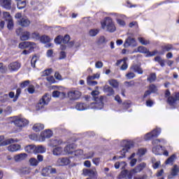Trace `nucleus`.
Returning a JSON list of instances; mask_svg holds the SVG:
<instances>
[{"label": "nucleus", "instance_id": "f257e3e1", "mask_svg": "<svg viewBox=\"0 0 179 179\" xmlns=\"http://www.w3.org/2000/svg\"><path fill=\"white\" fill-rule=\"evenodd\" d=\"M94 99L95 102L91 103L90 105L83 102H77L75 106L76 110L77 111H85V110H90V108L92 110H101L104 106V103H103V96H101L100 99Z\"/></svg>", "mask_w": 179, "mask_h": 179}, {"label": "nucleus", "instance_id": "f03ea898", "mask_svg": "<svg viewBox=\"0 0 179 179\" xmlns=\"http://www.w3.org/2000/svg\"><path fill=\"white\" fill-rule=\"evenodd\" d=\"M120 145L122 148L120 151V155H121V156H115L113 157V160H115L116 159H122L123 156H125V154L129 152V149L134 147V141L123 140L121 141Z\"/></svg>", "mask_w": 179, "mask_h": 179}, {"label": "nucleus", "instance_id": "7ed1b4c3", "mask_svg": "<svg viewBox=\"0 0 179 179\" xmlns=\"http://www.w3.org/2000/svg\"><path fill=\"white\" fill-rule=\"evenodd\" d=\"M143 139L144 141H152V153L157 155V147L156 146V142L157 141V129H155L152 131L145 134Z\"/></svg>", "mask_w": 179, "mask_h": 179}, {"label": "nucleus", "instance_id": "20e7f679", "mask_svg": "<svg viewBox=\"0 0 179 179\" xmlns=\"http://www.w3.org/2000/svg\"><path fill=\"white\" fill-rule=\"evenodd\" d=\"M101 24L102 29H103V30H106V31H109V33H114V31L117 30L115 24L114 23L112 17H105L104 20L101 22Z\"/></svg>", "mask_w": 179, "mask_h": 179}, {"label": "nucleus", "instance_id": "39448f33", "mask_svg": "<svg viewBox=\"0 0 179 179\" xmlns=\"http://www.w3.org/2000/svg\"><path fill=\"white\" fill-rule=\"evenodd\" d=\"M51 100V96L50 94H45L41 99H40L39 102L36 104V108L37 110H43L44 108V106H47L50 101Z\"/></svg>", "mask_w": 179, "mask_h": 179}, {"label": "nucleus", "instance_id": "423d86ee", "mask_svg": "<svg viewBox=\"0 0 179 179\" xmlns=\"http://www.w3.org/2000/svg\"><path fill=\"white\" fill-rule=\"evenodd\" d=\"M13 123L15 125V127H17V128L22 129V128H24L26 125H29V120H27L24 117H15Z\"/></svg>", "mask_w": 179, "mask_h": 179}, {"label": "nucleus", "instance_id": "0eeeda50", "mask_svg": "<svg viewBox=\"0 0 179 179\" xmlns=\"http://www.w3.org/2000/svg\"><path fill=\"white\" fill-rule=\"evenodd\" d=\"M146 167V164L145 162H142L140 164L137 165L134 169L129 171V173L128 174V178L132 179V177H134V174H136L138 173H141L143 169Z\"/></svg>", "mask_w": 179, "mask_h": 179}, {"label": "nucleus", "instance_id": "6e6552de", "mask_svg": "<svg viewBox=\"0 0 179 179\" xmlns=\"http://www.w3.org/2000/svg\"><path fill=\"white\" fill-rule=\"evenodd\" d=\"M124 48H128L129 47H131V48H135L138 45V43H136V40L132 36H128L127 38H126L124 43Z\"/></svg>", "mask_w": 179, "mask_h": 179}, {"label": "nucleus", "instance_id": "1a4fd4ad", "mask_svg": "<svg viewBox=\"0 0 179 179\" xmlns=\"http://www.w3.org/2000/svg\"><path fill=\"white\" fill-rule=\"evenodd\" d=\"M134 52H141V54H147L145 57H153L156 55V51L150 52L148 48L144 46H139L134 50Z\"/></svg>", "mask_w": 179, "mask_h": 179}, {"label": "nucleus", "instance_id": "9d476101", "mask_svg": "<svg viewBox=\"0 0 179 179\" xmlns=\"http://www.w3.org/2000/svg\"><path fill=\"white\" fill-rule=\"evenodd\" d=\"M37 47L36 45V43L34 42H29V41H25V42H21L19 44V48L21 50H24L26 48H28L29 50H34Z\"/></svg>", "mask_w": 179, "mask_h": 179}, {"label": "nucleus", "instance_id": "9b49d317", "mask_svg": "<svg viewBox=\"0 0 179 179\" xmlns=\"http://www.w3.org/2000/svg\"><path fill=\"white\" fill-rule=\"evenodd\" d=\"M22 28H19L16 30V33L20 37V40L22 41H26L30 38V32L29 31H23Z\"/></svg>", "mask_w": 179, "mask_h": 179}, {"label": "nucleus", "instance_id": "f8f14e48", "mask_svg": "<svg viewBox=\"0 0 179 179\" xmlns=\"http://www.w3.org/2000/svg\"><path fill=\"white\" fill-rule=\"evenodd\" d=\"M78 147V145L75 144V143H70L65 146V148L63 149V153L65 156V155H73V149H76Z\"/></svg>", "mask_w": 179, "mask_h": 179}, {"label": "nucleus", "instance_id": "ddd939ff", "mask_svg": "<svg viewBox=\"0 0 179 179\" xmlns=\"http://www.w3.org/2000/svg\"><path fill=\"white\" fill-rule=\"evenodd\" d=\"M67 94L70 100H78L82 96V93L78 90L69 91Z\"/></svg>", "mask_w": 179, "mask_h": 179}, {"label": "nucleus", "instance_id": "4468645a", "mask_svg": "<svg viewBox=\"0 0 179 179\" xmlns=\"http://www.w3.org/2000/svg\"><path fill=\"white\" fill-rule=\"evenodd\" d=\"M52 136V131L50 129H47L41 133L39 137V142H44L45 139L51 138Z\"/></svg>", "mask_w": 179, "mask_h": 179}, {"label": "nucleus", "instance_id": "2eb2a0df", "mask_svg": "<svg viewBox=\"0 0 179 179\" xmlns=\"http://www.w3.org/2000/svg\"><path fill=\"white\" fill-rule=\"evenodd\" d=\"M63 141L61 138L58 137H55L50 140L49 146H52V148H57L59 146V145H62Z\"/></svg>", "mask_w": 179, "mask_h": 179}, {"label": "nucleus", "instance_id": "dca6fc26", "mask_svg": "<svg viewBox=\"0 0 179 179\" xmlns=\"http://www.w3.org/2000/svg\"><path fill=\"white\" fill-rule=\"evenodd\" d=\"M55 173H57V170L50 166L44 168L42 170V176H43V177H48L50 174H55Z\"/></svg>", "mask_w": 179, "mask_h": 179}, {"label": "nucleus", "instance_id": "f3484780", "mask_svg": "<svg viewBox=\"0 0 179 179\" xmlns=\"http://www.w3.org/2000/svg\"><path fill=\"white\" fill-rule=\"evenodd\" d=\"M52 153L53 156H64V148L61 146L55 147L52 150Z\"/></svg>", "mask_w": 179, "mask_h": 179}, {"label": "nucleus", "instance_id": "a211bd4d", "mask_svg": "<svg viewBox=\"0 0 179 179\" xmlns=\"http://www.w3.org/2000/svg\"><path fill=\"white\" fill-rule=\"evenodd\" d=\"M71 163V159L68 157L59 158L57 161V166H68Z\"/></svg>", "mask_w": 179, "mask_h": 179}, {"label": "nucleus", "instance_id": "6ab92c4d", "mask_svg": "<svg viewBox=\"0 0 179 179\" xmlns=\"http://www.w3.org/2000/svg\"><path fill=\"white\" fill-rule=\"evenodd\" d=\"M126 19H128V17H127V15L122 14V15H119L118 17L116 18V22L117 24H119V26H121V27H124L126 24L124 20H126Z\"/></svg>", "mask_w": 179, "mask_h": 179}, {"label": "nucleus", "instance_id": "aec40b11", "mask_svg": "<svg viewBox=\"0 0 179 179\" xmlns=\"http://www.w3.org/2000/svg\"><path fill=\"white\" fill-rule=\"evenodd\" d=\"M0 5L5 9H10L12 8V0H0Z\"/></svg>", "mask_w": 179, "mask_h": 179}, {"label": "nucleus", "instance_id": "412c9836", "mask_svg": "<svg viewBox=\"0 0 179 179\" xmlns=\"http://www.w3.org/2000/svg\"><path fill=\"white\" fill-rule=\"evenodd\" d=\"M173 50V45H165L161 47V50L158 52L159 55H164L166 51H171Z\"/></svg>", "mask_w": 179, "mask_h": 179}, {"label": "nucleus", "instance_id": "4be33fe9", "mask_svg": "<svg viewBox=\"0 0 179 179\" xmlns=\"http://www.w3.org/2000/svg\"><path fill=\"white\" fill-rule=\"evenodd\" d=\"M83 176H89V177H96L97 172L96 169H83Z\"/></svg>", "mask_w": 179, "mask_h": 179}, {"label": "nucleus", "instance_id": "5701e85b", "mask_svg": "<svg viewBox=\"0 0 179 179\" xmlns=\"http://www.w3.org/2000/svg\"><path fill=\"white\" fill-rule=\"evenodd\" d=\"M52 97L62 99L66 97V94L61 91L55 90L52 92Z\"/></svg>", "mask_w": 179, "mask_h": 179}, {"label": "nucleus", "instance_id": "b1692460", "mask_svg": "<svg viewBox=\"0 0 179 179\" xmlns=\"http://www.w3.org/2000/svg\"><path fill=\"white\" fill-rule=\"evenodd\" d=\"M19 24L20 26H22V27H27L28 26H30V20L26 17H22L19 21Z\"/></svg>", "mask_w": 179, "mask_h": 179}, {"label": "nucleus", "instance_id": "393cba45", "mask_svg": "<svg viewBox=\"0 0 179 179\" xmlns=\"http://www.w3.org/2000/svg\"><path fill=\"white\" fill-rule=\"evenodd\" d=\"M179 101V92L176 93L174 96H169L168 98V103L170 106H173L176 101Z\"/></svg>", "mask_w": 179, "mask_h": 179}, {"label": "nucleus", "instance_id": "a878e982", "mask_svg": "<svg viewBox=\"0 0 179 179\" xmlns=\"http://www.w3.org/2000/svg\"><path fill=\"white\" fill-rule=\"evenodd\" d=\"M145 154H146V149L145 148H140L138 150V151L136 154V157L138 159V160H139L141 162L142 160L141 159V157H142V156H145Z\"/></svg>", "mask_w": 179, "mask_h": 179}, {"label": "nucleus", "instance_id": "bb28decb", "mask_svg": "<svg viewBox=\"0 0 179 179\" xmlns=\"http://www.w3.org/2000/svg\"><path fill=\"white\" fill-rule=\"evenodd\" d=\"M131 71H132V72H136L139 75H142V73H143V70H142V68H141V66L138 64L131 66Z\"/></svg>", "mask_w": 179, "mask_h": 179}, {"label": "nucleus", "instance_id": "cd10ccee", "mask_svg": "<svg viewBox=\"0 0 179 179\" xmlns=\"http://www.w3.org/2000/svg\"><path fill=\"white\" fill-rule=\"evenodd\" d=\"M8 150L9 152H17V150H20V145L11 144L8 147Z\"/></svg>", "mask_w": 179, "mask_h": 179}, {"label": "nucleus", "instance_id": "c85d7f7f", "mask_svg": "<svg viewBox=\"0 0 179 179\" xmlns=\"http://www.w3.org/2000/svg\"><path fill=\"white\" fill-rule=\"evenodd\" d=\"M94 78L93 76H88L87 78V83L89 86H96L97 85V81H94Z\"/></svg>", "mask_w": 179, "mask_h": 179}, {"label": "nucleus", "instance_id": "c756f323", "mask_svg": "<svg viewBox=\"0 0 179 179\" xmlns=\"http://www.w3.org/2000/svg\"><path fill=\"white\" fill-rule=\"evenodd\" d=\"M72 155L78 159H83V157H85V153L83 152V150L80 149L73 152Z\"/></svg>", "mask_w": 179, "mask_h": 179}, {"label": "nucleus", "instance_id": "7c9ffc66", "mask_svg": "<svg viewBox=\"0 0 179 179\" xmlns=\"http://www.w3.org/2000/svg\"><path fill=\"white\" fill-rule=\"evenodd\" d=\"M27 157V154L26 153H21L17 155L14 157V160L15 162H22V160H24Z\"/></svg>", "mask_w": 179, "mask_h": 179}, {"label": "nucleus", "instance_id": "2f4dec72", "mask_svg": "<svg viewBox=\"0 0 179 179\" xmlns=\"http://www.w3.org/2000/svg\"><path fill=\"white\" fill-rule=\"evenodd\" d=\"M20 68V64L18 62H13L10 64L8 66V69L10 71H17Z\"/></svg>", "mask_w": 179, "mask_h": 179}, {"label": "nucleus", "instance_id": "473e14b6", "mask_svg": "<svg viewBox=\"0 0 179 179\" xmlns=\"http://www.w3.org/2000/svg\"><path fill=\"white\" fill-rule=\"evenodd\" d=\"M25 152L27 153H36V145H29L24 148Z\"/></svg>", "mask_w": 179, "mask_h": 179}, {"label": "nucleus", "instance_id": "72a5a7b5", "mask_svg": "<svg viewBox=\"0 0 179 179\" xmlns=\"http://www.w3.org/2000/svg\"><path fill=\"white\" fill-rule=\"evenodd\" d=\"M176 159H177V155H176V154L172 155L165 161V164H170L171 166H173Z\"/></svg>", "mask_w": 179, "mask_h": 179}, {"label": "nucleus", "instance_id": "f704fd0d", "mask_svg": "<svg viewBox=\"0 0 179 179\" xmlns=\"http://www.w3.org/2000/svg\"><path fill=\"white\" fill-rule=\"evenodd\" d=\"M103 92L105 93H108V96H113L114 94V90H113L111 87L108 85H105L103 87Z\"/></svg>", "mask_w": 179, "mask_h": 179}, {"label": "nucleus", "instance_id": "c9c22d12", "mask_svg": "<svg viewBox=\"0 0 179 179\" xmlns=\"http://www.w3.org/2000/svg\"><path fill=\"white\" fill-rule=\"evenodd\" d=\"M44 128V124L41 123H36L33 127V130L35 132H40V131H43V129Z\"/></svg>", "mask_w": 179, "mask_h": 179}, {"label": "nucleus", "instance_id": "e433bc0d", "mask_svg": "<svg viewBox=\"0 0 179 179\" xmlns=\"http://www.w3.org/2000/svg\"><path fill=\"white\" fill-rule=\"evenodd\" d=\"M131 162H130V166L131 167H134L135 164H136V162H138V159L136 158V153H133L130 157H129Z\"/></svg>", "mask_w": 179, "mask_h": 179}, {"label": "nucleus", "instance_id": "4c0bfd02", "mask_svg": "<svg viewBox=\"0 0 179 179\" xmlns=\"http://www.w3.org/2000/svg\"><path fill=\"white\" fill-rule=\"evenodd\" d=\"M17 1V8L18 9H24L26 8V0H15Z\"/></svg>", "mask_w": 179, "mask_h": 179}, {"label": "nucleus", "instance_id": "58836bf2", "mask_svg": "<svg viewBox=\"0 0 179 179\" xmlns=\"http://www.w3.org/2000/svg\"><path fill=\"white\" fill-rule=\"evenodd\" d=\"M46 150H46L45 147H44L43 145H38V146L35 145V154L36 153H45Z\"/></svg>", "mask_w": 179, "mask_h": 179}, {"label": "nucleus", "instance_id": "ea45409f", "mask_svg": "<svg viewBox=\"0 0 179 179\" xmlns=\"http://www.w3.org/2000/svg\"><path fill=\"white\" fill-rule=\"evenodd\" d=\"M14 142H17V141L13 138H8L0 143V146H6L8 145H10V143H14Z\"/></svg>", "mask_w": 179, "mask_h": 179}, {"label": "nucleus", "instance_id": "a19ab883", "mask_svg": "<svg viewBox=\"0 0 179 179\" xmlns=\"http://www.w3.org/2000/svg\"><path fill=\"white\" fill-rule=\"evenodd\" d=\"M99 33V30L97 29H92L88 32V36L90 37H96L97 36V34Z\"/></svg>", "mask_w": 179, "mask_h": 179}, {"label": "nucleus", "instance_id": "79ce46f5", "mask_svg": "<svg viewBox=\"0 0 179 179\" xmlns=\"http://www.w3.org/2000/svg\"><path fill=\"white\" fill-rule=\"evenodd\" d=\"M40 40L41 43H43V44H45V43H50V41H51V38H50V36L46 35L42 36Z\"/></svg>", "mask_w": 179, "mask_h": 179}, {"label": "nucleus", "instance_id": "37998d69", "mask_svg": "<svg viewBox=\"0 0 179 179\" xmlns=\"http://www.w3.org/2000/svg\"><path fill=\"white\" fill-rule=\"evenodd\" d=\"M127 61H128V57H124L123 64L120 67L121 71H127V69H128V64H127Z\"/></svg>", "mask_w": 179, "mask_h": 179}, {"label": "nucleus", "instance_id": "c03bdc74", "mask_svg": "<svg viewBox=\"0 0 179 179\" xmlns=\"http://www.w3.org/2000/svg\"><path fill=\"white\" fill-rule=\"evenodd\" d=\"M69 47H73L74 48H79L80 43L79 41H71L69 43Z\"/></svg>", "mask_w": 179, "mask_h": 179}, {"label": "nucleus", "instance_id": "a18cd8bd", "mask_svg": "<svg viewBox=\"0 0 179 179\" xmlns=\"http://www.w3.org/2000/svg\"><path fill=\"white\" fill-rule=\"evenodd\" d=\"M129 174V171L124 170L122 171L120 174L119 175V178L120 179H122V178H125L126 177H127L128 178V175Z\"/></svg>", "mask_w": 179, "mask_h": 179}, {"label": "nucleus", "instance_id": "49530a36", "mask_svg": "<svg viewBox=\"0 0 179 179\" xmlns=\"http://www.w3.org/2000/svg\"><path fill=\"white\" fill-rule=\"evenodd\" d=\"M30 166L36 167L38 166V161L36 158H31L29 159Z\"/></svg>", "mask_w": 179, "mask_h": 179}, {"label": "nucleus", "instance_id": "de8ad7c7", "mask_svg": "<svg viewBox=\"0 0 179 179\" xmlns=\"http://www.w3.org/2000/svg\"><path fill=\"white\" fill-rule=\"evenodd\" d=\"M94 156V152L91 151L88 153L84 154L83 159H92Z\"/></svg>", "mask_w": 179, "mask_h": 179}, {"label": "nucleus", "instance_id": "09e8293b", "mask_svg": "<svg viewBox=\"0 0 179 179\" xmlns=\"http://www.w3.org/2000/svg\"><path fill=\"white\" fill-rule=\"evenodd\" d=\"M138 40L143 45H148V44H150L149 41L145 39V38L140 37Z\"/></svg>", "mask_w": 179, "mask_h": 179}, {"label": "nucleus", "instance_id": "8fccbe9b", "mask_svg": "<svg viewBox=\"0 0 179 179\" xmlns=\"http://www.w3.org/2000/svg\"><path fill=\"white\" fill-rule=\"evenodd\" d=\"M179 172V166H178L177 165H175L172 169L171 171V175L172 176H177V174Z\"/></svg>", "mask_w": 179, "mask_h": 179}, {"label": "nucleus", "instance_id": "3c124183", "mask_svg": "<svg viewBox=\"0 0 179 179\" xmlns=\"http://www.w3.org/2000/svg\"><path fill=\"white\" fill-rule=\"evenodd\" d=\"M157 62L162 67L164 66V65H166V60H164L163 58L160 57H157Z\"/></svg>", "mask_w": 179, "mask_h": 179}, {"label": "nucleus", "instance_id": "603ef678", "mask_svg": "<svg viewBox=\"0 0 179 179\" xmlns=\"http://www.w3.org/2000/svg\"><path fill=\"white\" fill-rule=\"evenodd\" d=\"M20 93H22V90L20 88L17 89L15 99L13 100V101H14V103L15 101H17V99H19V96H20Z\"/></svg>", "mask_w": 179, "mask_h": 179}, {"label": "nucleus", "instance_id": "864d4df0", "mask_svg": "<svg viewBox=\"0 0 179 179\" xmlns=\"http://www.w3.org/2000/svg\"><path fill=\"white\" fill-rule=\"evenodd\" d=\"M148 80L150 83H152V82H155V80H156V73H152L150 76H149Z\"/></svg>", "mask_w": 179, "mask_h": 179}, {"label": "nucleus", "instance_id": "5fc2aeb1", "mask_svg": "<svg viewBox=\"0 0 179 179\" xmlns=\"http://www.w3.org/2000/svg\"><path fill=\"white\" fill-rule=\"evenodd\" d=\"M3 16L6 22H8V20H12V17L10 16V14H9V13L8 12L3 13Z\"/></svg>", "mask_w": 179, "mask_h": 179}, {"label": "nucleus", "instance_id": "6e6d98bb", "mask_svg": "<svg viewBox=\"0 0 179 179\" xmlns=\"http://www.w3.org/2000/svg\"><path fill=\"white\" fill-rule=\"evenodd\" d=\"M109 85L113 86V87H118V82L116 80H109Z\"/></svg>", "mask_w": 179, "mask_h": 179}, {"label": "nucleus", "instance_id": "4d7b16f0", "mask_svg": "<svg viewBox=\"0 0 179 179\" xmlns=\"http://www.w3.org/2000/svg\"><path fill=\"white\" fill-rule=\"evenodd\" d=\"M7 27L8 29H9V30H11V29H13V20H8L7 21Z\"/></svg>", "mask_w": 179, "mask_h": 179}, {"label": "nucleus", "instance_id": "13d9d810", "mask_svg": "<svg viewBox=\"0 0 179 179\" xmlns=\"http://www.w3.org/2000/svg\"><path fill=\"white\" fill-rule=\"evenodd\" d=\"M51 73H52V69H49L45 70L43 72L42 76H48V75H51Z\"/></svg>", "mask_w": 179, "mask_h": 179}, {"label": "nucleus", "instance_id": "bf43d9fd", "mask_svg": "<svg viewBox=\"0 0 179 179\" xmlns=\"http://www.w3.org/2000/svg\"><path fill=\"white\" fill-rule=\"evenodd\" d=\"M69 40H71L69 35H66L64 38H62L63 44H68V43H69Z\"/></svg>", "mask_w": 179, "mask_h": 179}, {"label": "nucleus", "instance_id": "052dcab7", "mask_svg": "<svg viewBox=\"0 0 179 179\" xmlns=\"http://www.w3.org/2000/svg\"><path fill=\"white\" fill-rule=\"evenodd\" d=\"M32 38H34V40H40V34L37 32H34L31 35Z\"/></svg>", "mask_w": 179, "mask_h": 179}, {"label": "nucleus", "instance_id": "680f3d73", "mask_svg": "<svg viewBox=\"0 0 179 179\" xmlns=\"http://www.w3.org/2000/svg\"><path fill=\"white\" fill-rule=\"evenodd\" d=\"M27 90L30 94H33V93H34V92L36 90V89L34 88V85H29Z\"/></svg>", "mask_w": 179, "mask_h": 179}, {"label": "nucleus", "instance_id": "e2e57ef3", "mask_svg": "<svg viewBox=\"0 0 179 179\" xmlns=\"http://www.w3.org/2000/svg\"><path fill=\"white\" fill-rule=\"evenodd\" d=\"M103 43H106V38L104 36H100L97 40V43L103 44Z\"/></svg>", "mask_w": 179, "mask_h": 179}, {"label": "nucleus", "instance_id": "0e129e2a", "mask_svg": "<svg viewBox=\"0 0 179 179\" xmlns=\"http://www.w3.org/2000/svg\"><path fill=\"white\" fill-rule=\"evenodd\" d=\"M29 85H30V80H25L21 83L20 87L22 88L27 87Z\"/></svg>", "mask_w": 179, "mask_h": 179}, {"label": "nucleus", "instance_id": "69168bd1", "mask_svg": "<svg viewBox=\"0 0 179 179\" xmlns=\"http://www.w3.org/2000/svg\"><path fill=\"white\" fill-rule=\"evenodd\" d=\"M46 80H48L49 83H55V78H54V76L46 77Z\"/></svg>", "mask_w": 179, "mask_h": 179}, {"label": "nucleus", "instance_id": "338daca9", "mask_svg": "<svg viewBox=\"0 0 179 179\" xmlns=\"http://www.w3.org/2000/svg\"><path fill=\"white\" fill-rule=\"evenodd\" d=\"M55 43L56 44H61V43H62V37L61 36H58L57 38H55Z\"/></svg>", "mask_w": 179, "mask_h": 179}, {"label": "nucleus", "instance_id": "774afa93", "mask_svg": "<svg viewBox=\"0 0 179 179\" xmlns=\"http://www.w3.org/2000/svg\"><path fill=\"white\" fill-rule=\"evenodd\" d=\"M92 163H94V164H95V166H99L100 164V158H99V157L94 158L92 159Z\"/></svg>", "mask_w": 179, "mask_h": 179}]
</instances>
